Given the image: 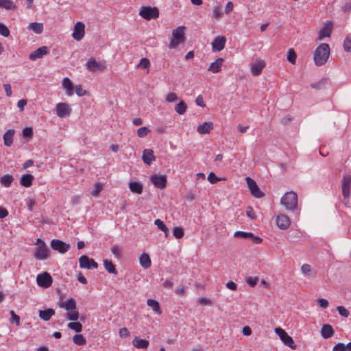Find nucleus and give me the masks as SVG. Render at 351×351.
<instances>
[{
    "label": "nucleus",
    "instance_id": "7ed1b4c3",
    "mask_svg": "<svg viewBox=\"0 0 351 351\" xmlns=\"http://www.w3.org/2000/svg\"><path fill=\"white\" fill-rule=\"evenodd\" d=\"M185 26H179L172 31V38H171L168 47L170 49H176L180 44L185 41Z\"/></svg>",
    "mask_w": 351,
    "mask_h": 351
},
{
    "label": "nucleus",
    "instance_id": "1a4fd4ad",
    "mask_svg": "<svg viewBox=\"0 0 351 351\" xmlns=\"http://www.w3.org/2000/svg\"><path fill=\"white\" fill-rule=\"evenodd\" d=\"M56 112L58 117L64 118L70 116L72 108L67 103L60 102L56 105Z\"/></svg>",
    "mask_w": 351,
    "mask_h": 351
},
{
    "label": "nucleus",
    "instance_id": "69168bd1",
    "mask_svg": "<svg viewBox=\"0 0 351 351\" xmlns=\"http://www.w3.org/2000/svg\"><path fill=\"white\" fill-rule=\"evenodd\" d=\"M119 336L121 337H128L130 336V332L127 328H122L119 330Z\"/></svg>",
    "mask_w": 351,
    "mask_h": 351
},
{
    "label": "nucleus",
    "instance_id": "680f3d73",
    "mask_svg": "<svg viewBox=\"0 0 351 351\" xmlns=\"http://www.w3.org/2000/svg\"><path fill=\"white\" fill-rule=\"evenodd\" d=\"M208 180L210 183L215 184L219 181V178H217L214 173L210 172L208 176Z\"/></svg>",
    "mask_w": 351,
    "mask_h": 351
},
{
    "label": "nucleus",
    "instance_id": "f8f14e48",
    "mask_svg": "<svg viewBox=\"0 0 351 351\" xmlns=\"http://www.w3.org/2000/svg\"><path fill=\"white\" fill-rule=\"evenodd\" d=\"M50 245L52 249L58 252L60 254H64L67 252L71 248L69 244L66 243L60 239H53L51 241Z\"/></svg>",
    "mask_w": 351,
    "mask_h": 351
},
{
    "label": "nucleus",
    "instance_id": "e2e57ef3",
    "mask_svg": "<svg viewBox=\"0 0 351 351\" xmlns=\"http://www.w3.org/2000/svg\"><path fill=\"white\" fill-rule=\"evenodd\" d=\"M344 50L347 52H351V40L346 38L343 42Z\"/></svg>",
    "mask_w": 351,
    "mask_h": 351
},
{
    "label": "nucleus",
    "instance_id": "09e8293b",
    "mask_svg": "<svg viewBox=\"0 0 351 351\" xmlns=\"http://www.w3.org/2000/svg\"><path fill=\"white\" fill-rule=\"evenodd\" d=\"M75 90L76 95L79 97H82L84 95H89L88 91L84 90L83 87L81 84L76 85L75 87Z\"/></svg>",
    "mask_w": 351,
    "mask_h": 351
},
{
    "label": "nucleus",
    "instance_id": "c756f323",
    "mask_svg": "<svg viewBox=\"0 0 351 351\" xmlns=\"http://www.w3.org/2000/svg\"><path fill=\"white\" fill-rule=\"evenodd\" d=\"M139 262H140L141 266L142 267H143L144 269H148L152 265V261H151L150 257L146 253H143L141 255V256L139 258Z\"/></svg>",
    "mask_w": 351,
    "mask_h": 351
},
{
    "label": "nucleus",
    "instance_id": "ddd939ff",
    "mask_svg": "<svg viewBox=\"0 0 351 351\" xmlns=\"http://www.w3.org/2000/svg\"><path fill=\"white\" fill-rule=\"evenodd\" d=\"M36 282L38 286L43 288H48L51 285L53 280L49 274L43 272L37 276Z\"/></svg>",
    "mask_w": 351,
    "mask_h": 351
},
{
    "label": "nucleus",
    "instance_id": "aec40b11",
    "mask_svg": "<svg viewBox=\"0 0 351 351\" xmlns=\"http://www.w3.org/2000/svg\"><path fill=\"white\" fill-rule=\"evenodd\" d=\"M142 160L145 164L150 165L156 160V156L154 154V151L151 149H144L143 152Z\"/></svg>",
    "mask_w": 351,
    "mask_h": 351
},
{
    "label": "nucleus",
    "instance_id": "3c124183",
    "mask_svg": "<svg viewBox=\"0 0 351 351\" xmlns=\"http://www.w3.org/2000/svg\"><path fill=\"white\" fill-rule=\"evenodd\" d=\"M150 132V130H149L147 127H141L137 130L138 136L140 138H143L146 136Z\"/></svg>",
    "mask_w": 351,
    "mask_h": 351
},
{
    "label": "nucleus",
    "instance_id": "f03ea898",
    "mask_svg": "<svg viewBox=\"0 0 351 351\" xmlns=\"http://www.w3.org/2000/svg\"><path fill=\"white\" fill-rule=\"evenodd\" d=\"M330 47L326 43L320 44L315 51L314 62L317 66H322L326 64L330 56Z\"/></svg>",
    "mask_w": 351,
    "mask_h": 351
},
{
    "label": "nucleus",
    "instance_id": "dca6fc26",
    "mask_svg": "<svg viewBox=\"0 0 351 351\" xmlns=\"http://www.w3.org/2000/svg\"><path fill=\"white\" fill-rule=\"evenodd\" d=\"M351 176L346 175L343 177L341 183L342 194L345 198H348L350 195Z\"/></svg>",
    "mask_w": 351,
    "mask_h": 351
},
{
    "label": "nucleus",
    "instance_id": "c03bdc74",
    "mask_svg": "<svg viewBox=\"0 0 351 351\" xmlns=\"http://www.w3.org/2000/svg\"><path fill=\"white\" fill-rule=\"evenodd\" d=\"M234 237L236 238H243V239H250L253 237V233L252 232H245L243 231H236L234 233Z\"/></svg>",
    "mask_w": 351,
    "mask_h": 351
},
{
    "label": "nucleus",
    "instance_id": "e433bc0d",
    "mask_svg": "<svg viewBox=\"0 0 351 351\" xmlns=\"http://www.w3.org/2000/svg\"><path fill=\"white\" fill-rule=\"evenodd\" d=\"M14 180L12 175L5 174L0 178V183L5 187H10Z\"/></svg>",
    "mask_w": 351,
    "mask_h": 351
},
{
    "label": "nucleus",
    "instance_id": "39448f33",
    "mask_svg": "<svg viewBox=\"0 0 351 351\" xmlns=\"http://www.w3.org/2000/svg\"><path fill=\"white\" fill-rule=\"evenodd\" d=\"M36 245H38L34 250V256L37 260H46L49 255V249L46 243L41 239H37Z\"/></svg>",
    "mask_w": 351,
    "mask_h": 351
},
{
    "label": "nucleus",
    "instance_id": "f3484780",
    "mask_svg": "<svg viewBox=\"0 0 351 351\" xmlns=\"http://www.w3.org/2000/svg\"><path fill=\"white\" fill-rule=\"evenodd\" d=\"M291 221L289 217L285 214H280L276 217V225L281 230H287L289 228Z\"/></svg>",
    "mask_w": 351,
    "mask_h": 351
},
{
    "label": "nucleus",
    "instance_id": "4be33fe9",
    "mask_svg": "<svg viewBox=\"0 0 351 351\" xmlns=\"http://www.w3.org/2000/svg\"><path fill=\"white\" fill-rule=\"evenodd\" d=\"M332 29V23L328 21L325 23L324 27L319 32V40H322L324 38L330 36Z\"/></svg>",
    "mask_w": 351,
    "mask_h": 351
},
{
    "label": "nucleus",
    "instance_id": "423d86ee",
    "mask_svg": "<svg viewBox=\"0 0 351 351\" xmlns=\"http://www.w3.org/2000/svg\"><path fill=\"white\" fill-rule=\"evenodd\" d=\"M138 14L143 19L150 21L159 17V10L156 7L143 6L140 8Z\"/></svg>",
    "mask_w": 351,
    "mask_h": 351
},
{
    "label": "nucleus",
    "instance_id": "bb28decb",
    "mask_svg": "<svg viewBox=\"0 0 351 351\" xmlns=\"http://www.w3.org/2000/svg\"><path fill=\"white\" fill-rule=\"evenodd\" d=\"M213 129V123L212 122H204L197 126V131L200 134H207Z\"/></svg>",
    "mask_w": 351,
    "mask_h": 351
},
{
    "label": "nucleus",
    "instance_id": "a19ab883",
    "mask_svg": "<svg viewBox=\"0 0 351 351\" xmlns=\"http://www.w3.org/2000/svg\"><path fill=\"white\" fill-rule=\"evenodd\" d=\"M73 322H70L68 324L67 326L69 328L77 332H80L82 330V325L80 322H77L76 321H72Z\"/></svg>",
    "mask_w": 351,
    "mask_h": 351
},
{
    "label": "nucleus",
    "instance_id": "cd10ccee",
    "mask_svg": "<svg viewBox=\"0 0 351 351\" xmlns=\"http://www.w3.org/2000/svg\"><path fill=\"white\" fill-rule=\"evenodd\" d=\"M39 317L45 321H49L53 315H55V310L51 308H46L45 310H40L38 312Z\"/></svg>",
    "mask_w": 351,
    "mask_h": 351
},
{
    "label": "nucleus",
    "instance_id": "5701e85b",
    "mask_svg": "<svg viewBox=\"0 0 351 351\" xmlns=\"http://www.w3.org/2000/svg\"><path fill=\"white\" fill-rule=\"evenodd\" d=\"M224 60L222 58H217L214 62H212L208 68V71L213 73H217L221 71Z\"/></svg>",
    "mask_w": 351,
    "mask_h": 351
},
{
    "label": "nucleus",
    "instance_id": "393cba45",
    "mask_svg": "<svg viewBox=\"0 0 351 351\" xmlns=\"http://www.w3.org/2000/svg\"><path fill=\"white\" fill-rule=\"evenodd\" d=\"M265 66L263 60H259L251 66L250 71L254 76H258L261 73L262 70Z\"/></svg>",
    "mask_w": 351,
    "mask_h": 351
},
{
    "label": "nucleus",
    "instance_id": "f257e3e1",
    "mask_svg": "<svg viewBox=\"0 0 351 351\" xmlns=\"http://www.w3.org/2000/svg\"><path fill=\"white\" fill-rule=\"evenodd\" d=\"M60 308L65 309L68 313L66 315L70 321H77L79 319V312L77 311L76 301L74 298H69L58 304Z\"/></svg>",
    "mask_w": 351,
    "mask_h": 351
},
{
    "label": "nucleus",
    "instance_id": "9d476101",
    "mask_svg": "<svg viewBox=\"0 0 351 351\" xmlns=\"http://www.w3.org/2000/svg\"><path fill=\"white\" fill-rule=\"evenodd\" d=\"M80 267L82 269H97L98 264L93 258H89L86 255H82L79 258Z\"/></svg>",
    "mask_w": 351,
    "mask_h": 351
},
{
    "label": "nucleus",
    "instance_id": "473e14b6",
    "mask_svg": "<svg viewBox=\"0 0 351 351\" xmlns=\"http://www.w3.org/2000/svg\"><path fill=\"white\" fill-rule=\"evenodd\" d=\"M147 304L158 315L162 314V311L159 302L154 299H148L147 300Z\"/></svg>",
    "mask_w": 351,
    "mask_h": 351
},
{
    "label": "nucleus",
    "instance_id": "4c0bfd02",
    "mask_svg": "<svg viewBox=\"0 0 351 351\" xmlns=\"http://www.w3.org/2000/svg\"><path fill=\"white\" fill-rule=\"evenodd\" d=\"M174 109H175V111L176 112V113H178L180 115H182L186 112V109H187V106L183 100H181L179 103H178L175 106Z\"/></svg>",
    "mask_w": 351,
    "mask_h": 351
},
{
    "label": "nucleus",
    "instance_id": "13d9d810",
    "mask_svg": "<svg viewBox=\"0 0 351 351\" xmlns=\"http://www.w3.org/2000/svg\"><path fill=\"white\" fill-rule=\"evenodd\" d=\"M23 136L25 138H31L33 136V129L32 127H26L23 130Z\"/></svg>",
    "mask_w": 351,
    "mask_h": 351
},
{
    "label": "nucleus",
    "instance_id": "a18cd8bd",
    "mask_svg": "<svg viewBox=\"0 0 351 351\" xmlns=\"http://www.w3.org/2000/svg\"><path fill=\"white\" fill-rule=\"evenodd\" d=\"M173 234L176 239H180L184 237V229L181 227H176L173 228Z\"/></svg>",
    "mask_w": 351,
    "mask_h": 351
},
{
    "label": "nucleus",
    "instance_id": "0eeeda50",
    "mask_svg": "<svg viewBox=\"0 0 351 351\" xmlns=\"http://www.w3.org/2000/svg\"><path fill=\"white\" fill-rule=\"evenodd\" d=\"M86 69L92 73L97 71H104L106 68L105 60L97 61L95 58H89L85 64Z\"/></svg>",
    "mask_w": 351,
    "mask_h": 351
},
{
    "label": "nucleus",
    "instance_id": "5fc2aeb1",
    "mask_svg": "<svg viewBox=\"0 0 351 351\" xmlns=\"http://www.w3.org/2000/svg\"><path fill=\"white\" fill-rule=\"evenodd\" d=\"M137 66L143 69H148L150 66V62L147 58H143L141 59Z\"/></svg>",
    "mask_w": 351,
    "mask_h": 351
},
{
    "label": "nucleus",
    "instance_id": "864d4df0",
    "mask_svg": "<svg viewBox=\"0 0 351 351\" xmlns=\"http://www.w3.org/2000/svg\"><path fill=\"white\" fill-rule=\"evenodd\" d=\"M296 57H297V56H296V53L294 51V50L293 49H290L288 51V54H287L288 61H289L292 64H295V60H296Z\"/></svg>",
    "mask_w": 351,
    "mask_h": 351
},
{
    "label": "nucleus",
    "instance_id": "412c9836",
    "mask_svg": "<svg viewBox=\"0 0 351 351\" xmlns=\"http://www.w3.org/2000/svg\"><path fill=\"white\" fill-rule=\"evenodd\" d=\"M62 86L65 90V94L68 97H71L73 95V85L72 81L69 77H64L62 82Z\"/></svg>",
    "mask_w": 351,
    "mask_h": 351
},
{
    "label": "nucleus",
    "instance_id": "58836bf2",
    "mask_svg": "<svg viewBox=\"0 0 351 351\" xmlns=\"http://www.w3.org/2000/svg\"><path fill=\"white\" fill-rule=\"evenodd\" d=\"M154 224L158 227V228L162 231L165 234V237H168L169 236V228L167 226L163 223L162 220L160 219H157L154 221Z\"/></svg>",
    "mask_w": 351,
    "mask_h": 351
},
{
    "label": "nucleus",
    "instance_id": "7c9ffc66",
    "mask_svg": "<svg viewBox=\"0 0 351 351\" xmlns=\"http://www.w3.org/2000/svg\"><path fill=\"white\" fill-rule=\"evenodd\" d=\"M132 344L136 348L145 349L149 346V341L135 337L132 341Z\"/></svg>",
    "mask_w": 351,
    "mask_h": 351
},
{
    "label": "nucleus",
    "instance_id": "6ab92c4d",
    "mask_svg": "<svg viewBox=\"0 0 351 351\" xmlns=\"http://www.w3.org/2000/svg\"><path fill=\"white\" fill-rule=\"evenodd\" d=\"M49 53V49L47 47L43 46L41 47H39L34 51L30 53L29 58L31 60H36L39 58H42L43 56L47 55Z\"/></svg>",
    "mask_w": 351,
    "mask_h": 351
},
{
    "label": "nucleus",
    "instance_id": "20e7f679",
    "mask_svg": "<svg viewBox=\"0 0 351 351\" xmlns=\"http://www.w3.org/2000/svg\"><path fill=\"white\" fill-rule=\"evenodd\" d=\"M280 203L287 210H294L298 206V195L293 191L284 194L281 197Z\"/></svg>",
    "mask_w": 351,
    "mask_h": 351
},
{
    "label": "nucleus",
    "instance_id": "de8ad7c7",
    "mask_svg": "<svg viewBox=\"0 0 351 351\" xmlns=\"http://www.w3.org/2000/svg\"><path fill=\"white\" fill-rule=\"evenodd\" d=\"M213 17L216 19H220L223 15L221 8L219 5H217L213 7Z\"/></svg>",
    "mask_w": 351,
    "mask_h": 351
},
{
    "label": "nucleus",
    "instance_id": "4d7b16f0",
    "mask_svg": "<svg viewBox=\"0 0 351 351\" xmlns=\"http://www.w3.org/2000/svg\"><path fill=\"white\" fill-rule=\"evenodd\" d=\"M245 281L249 285L254 287L256 285V284L258 281V278L257 276H255L254 278L251 277V276H248L245 278Z\"/></svg>",
    "mask_w": 351,
    "mask_h": 351
},
{
    "label": "nucleus",
    "instance_id": "4468645a",
    "mask_svg": "<svg viewBox=\"0 0 351 351\" xmlns=\"http://www.w3.org/2000/svg\"><path fill=\"white\" fill-rule=\"evenodd\" d=\"M150 181L156 187L160 189H165L167 183L165 175H153L150 177Z\"/></svg>",
    "mask_w": 351,
    "mask_h": 351
},
{
    "label": "nucleus",
    "instance_id": "0e129e2a",
    "mask_svg": "<svg viewBox=\"0 0 351 351\" xmlns=\"http://www.w3.org/2000/svg\"><path fill=\"white\" fill-rule=\"evenodd\" d=\"M27 99H23L18 101L17 106L19 109L20 112H23L24 110L25 106L27 105Z\"/></svg>",
    "mask_w": 351,
    "mask_h": 351
},
{
    "label": "nucleus",
    "instance_id": "a211bd4d",
    "mask_svg": "<svg viewBox=\"0 0 351 351\" xmlns=\"http://www.w3.org/2000/svg\"><path fill=\"white\" fill-rule=\"evenodd\" d=\"M226 38L224 36H219L216 37L212 42V49L213 51H220L225 47Z\"/></svg>",
    "mask_w": 351,
    "mask_h": 351
},
{
    "label": "nucleus",
    "instance_id": "ea45409f",
    "mask_svg": "<svg viewBox=\"0 0 351 351\" xmlns=\"http://www.w3.org/2000/svg\"><path fill=\"white\" fill-rule=\"evenodd\" d=\"M0 8L5 10H14L16 5L12 0H0Z\"/></svg>",
    "mask_w": 351,
    "mask_h": 351
},
{
    "label": "nucleus",
    "instance_id": "c9c22d12",
    "mask_svg": "<svg viewBox=\"0 0 351 351\" xmlns=\"http://www.w3.org/2000/svg\"><path fill=\"white\" fill-rule=\"evenodd\" d=\"M104 267L105 269L110 274H112L114 275L117 274V271L116 269L115 265L112 263L111 261L105 259L103 261Z\"/></svg>",
    "mask_w": 351,
    "mask_h": 351
},
{
    "label": "nucleus",
    "instance_id": "6e6d98bb",
    "mask_svg": "<svg viewBox=\"0 0 351 351\" xmlns=\"http://www.w3.org/2000/svg\"><path fill=\"white\" fill-rule=\"evenodd\" d=\"M0 34L4 37H8L10 35V30L8 27L2 23H0Z\"/></svg>",
    "mask_w": 351,
    "mask_h": 351
},
{
    "label": "nucleus",
    "instance_id": "2eb2a0df",
    "mask_svg": "<svg viewBox=\"0 0 351 351\" xmlns=\"http://www.w3.org/2000/svg\"><path fill=\"white\" fill-rule=\"evenodd\" d=\"M84 29H85L84 24L80 21L77 22L74 26L73 32L72 34L73 38L77 41L81 40L83 38V37L84 36V34H85Z\"/></svg>",
    "mask_w": 351,
    "mask_h": 351
},
{
    "label": "nucleus",
    "instance_id": "f704fd0d",
    "mask_svg": "<svg viewBox=\"0 0 351 351\" xmlns=\"http://www.w3.org/2000/svg\"><path fill=\"white\" fill-rule=\"evenodd\" d=\"M28 29L33 31L34 33L39 34L43 31V24L42 23H30L27 27Z\"/></svg>",
    "mask_w": 351,
    "mask_h": 351
},
{
    "label": "nucleus",
    "instance_id": "774afa93",
    "mask_svg": "<svg viewBox=\"0 0 351 351\" xmlns=\"http://www.w3.org/2000/svg\"><path fill=\"white\" fill-rule=\"evenodd\" d=\"M332 351H346L345 344L343 343H337L332 348Z\"/></svg>",
    "mask_w": 351,
    "mask_h": 351
},
{
    "label": "nucleus",
    "instance_id": "bf43d9fd",
    "mask_svg": "<svg viewBox=\"0 0 351 351\" xmlns=\"http://www.w3.org/2000/svg\"><path fill=\"white\" fill-rule=\"evenodd\" d=\"M246 215L252 219H256L257 217L254 209L251 206L247 207Z\"/></svg>",
    "mask_w": 351,
    "mask_h": 351
},
{
    "label": "nucleus",
    "instance_id": "338daca9",
    "mask_svg": "<svg viewBox=\"0 0 351 351\" xmlns=\"http://www.w3.org/2000/svg\"><path fill=\"white\" fill-rule=\"evenodd\" d=\"M198 302L200 304H202V305H210V304H212V301L210 299L206 298H198Z\"/></svg>",
    "mask_w": 351,
    "mask_h": 351
},
{
    "label": "nucleus",
    "instance_id": "37998d69",
    "mask_svg": "<svg viewBox=\"0 0 351 351\" xmlns=\"http://www.w3.org/2000/svg\"><path fill=\"white\" fill-rule=\"evenodd\" d=\"M111 252L115 258L119 259L122 256V248L118 245H114L111 247Z\"/></svg>",
    "mask_w": 351,
    "mask_h": 351
},
{
    "label": "nucleus",
    "instance_id": "72a5a7b5",
    "mask_svg": "<svg viewBox=\"0 0 351 351\" xmlns=\"http://www.w3.org/2000/svg\"><path fill=\"white\" fill-rule=\"evenodd\" d=\"M129 188L133 193L141 194L143 192V184L138 182H130L129 183Z\"/></svg>",
    "mask_w": 351,
    "mask_h": 351
},
{
    "label": "nucleus",
    "instance_id": "6e6552de",
    "mask_svg": "<svg viewBox=\"0 0 351 351\" xmlns=\"http://www.w3.org/2000/svg\"><path fill=\"white\" fill-rule=\"evenodd\" d=\"M274 331L285 346L289 347L292 350L295 349L296 345L294 341L293 340L292 337L289 336L284 329L280 327L276 328L274 329Z\"/></svg>",
    "mask_w": 351,
    "mask_h": 351
},
{
    "label": "nucleus",
    "instance_id": "2f4dec72",
    "mask_svg": "<svg viewBox=\"0 0 351 351\" xmlns=\"http://www.w3.org/2000/svg\"><path fill=\"white\" fill-rule=\"evenodd\" d=\"M34 176L31 174H24L20 179V184L24 187H29L32 184Z\"/></svg>",
    "mask_w": 351,
    "mask_h": 351
},
{
    "label": "nucleus",
    "instance_id": "603ef678",
    "mask_svg": "<svg viewBox=\"0 0 351 351\" xmlns=\"http://www.w3.org/2000/svg\"><path fill=\"white\" fill-rule=\"evenodd\" d=\"M10 314L11 315V318L10 319V322L11 323H15L16 326L20 325V317L16 315L14 311H10Z\"/></svg>",
    "mask_w": 351,
    "mask_h": 351
},
{
    "label": "nucleus",
    "instance_id": "49530a36",
    "mask_svg": "<svg viewBox=\"0 0 351 351\" xmlns=\"http://www.w3.org/2000/svg\"><path fill=\"white\" fill-rule=\"evenodd\" d=\"M178 99V97L175 93H168L165 97V100L167 103L175 102Z\"/></svg>",
    "mask_w": 351,
    "mask_h": 351
},
{
    "label": "nucleus",
    "instance_id": "a878e982",
    "mask_svg": "<svg viewBox=\"0 0 351 351\" xmlns=\"http://www.w3.org/2000/svg\"><path fill=\"white\" fill-rule=\"evenodd\" d=\"M14 134L15 131L14 129H10L5 132L3 138L5 146L10 147L12 145Z\"/></svg>",
    "mask_w": 351,
    "mask_h": 351
},
{
    "label": "nucleus",
    "instance_id": "8fccbe9b",
    "mask_svg": "<svg viewBox=\"0 0 351 351\" xmlns=\"http://www.w3.org/2000/svg\"><path fill=\"white\" fill-rule=\"evenodd\" d=\"M102 189H103L102 184L100 182H96L95 184V189L91 192V195L94 197H98L100 192L102 191Z\"/></svg>",
    "mask_w": 351,
    "mask_h": 351
},
{
    "label": "nucleus",
    "instance_id": "b1692460",
    "mask_svg": "<svg viewBox=\"0 0 351 351\" xmlns=\"http://www.w3.org/2000/svg\"><path fill=\"white\" fill-rule=\"evenodd\" d=\"M335 334V330L331 325L326 324H324L321 328V335L324 339H328L332 337Z\"/></svg>",
    "mask_w": 351,
    "mask_h": 351
},
{
    "label": "nucleus",
    "instance_id": "79ce46f5",
    "mask_svg": "<svg viewBox=\"0 0 351 351\" xmlns=\"http://www.w3.org/2000/svg\"><path fill=\"white\" fill-rule=\"evenodd\" d=\"M73 341L75 344L77 346H84L86 344V341L82 335H75L73 337Z\"/></svg>",
    "mask_w": 351,
    "mask_h": 351
},
{
    "label": "nucleus",
    "instance_id": "c85d7f7f",
    "mask_svg": "<svg viewBox=\"0 0 351 351\" xmlns=\"http://www.w3.org/2000/svg\"><path fill=\"white\" fill-rule=\"evenodd\" d=\"M301 271L302 274L308 278H313L315 277V272L313 271L311 266L309 264H303L301 266Z\"/></svg>",
    "mask_w": 351,
    "mask_h": 351
},
{
    "label": "nucleus",
    "instance_id": "052dcab7",
    "mask_svg": "<svg viewBox=\"0 0 351 351\" xmlns=\"http://www.w3.org/2000/svg\"><path fill=\"white\" fill-rule=\"evenodd\" d=\"M337 311L341 316L345 317H348L349 316V311L344 306H337Z\"/></svg>",
    "mask_w": 351,
    "mask_h": 351
},
{
    "label": "nucleus",
    "instance_id": "9b49d317",
    "mask_svg": "<svg viewBox=\"0 0 351 351\" xmlns=\"http://www.w3.org/2000/svg\"><path fill=\"white\" fill-rule=\"evenodd\" d=\"M245 180L250 193L254 197L256 198H261L264 196V193L260 190L256 182L252 178L247 177Z\"/></svg>",
    "mask_w": 351,
    "mask_h": 351
}]
</instances>
